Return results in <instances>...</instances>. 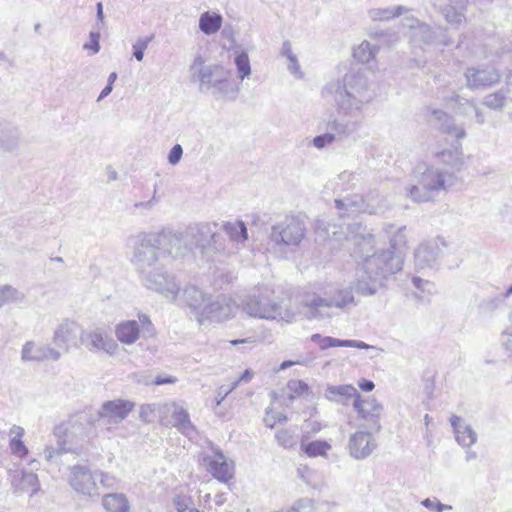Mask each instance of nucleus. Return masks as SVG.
Instances as JSON below:
<instances>
[{"label": "nucleus", "instance_id": "nucleus-43", "mask_svg": "<svg viewBox=\"0 0 512 512\" xmlns=\"http://www.w3.org/2000/svg\"><path fill=\"white\" fill-rule=\"evenodd\" d=\"M364 199L366 200V205L373 204V206H374L373 212H368V214H377L383 210V208H384L383 198L381 197L378 190H376V189L370 190L366 194Z\"/></svg>", "mask_w": 512, "mask_h": 512}, {"label": "nucleus", "instance_id": "nucleus-8", "mask_svg": "<svg viewBox=\"0 0 512 512\" xmlns=\"http://www.w3.org/2000/svg\"><path fill=\"white\" fill-rule=\"evenodd\" d=\"M306 227L297 216L287 215L271 228L270 240L279 248L296 247L305 237Z\"/></svg>", "mask_w": 512, "mask_h": 512}, {"label": "nucleus", "instance_id": "nucleus-32", "mask_svg": "<svg viewBox=\"0 0 512 512\" xmlns=\"http://www.w3.org/2000/svg\"><path fill=\"white\" fill-rule=\"evenodd\" d=\"M222 24V16L218 13L204 12L199 18V28L206 35L216 33Z\"/></svg>", "mask_w": 512, "mask_h": 512}, {"label": "nucleus", "instance_id": "nucleus-3", "mask_svg": "<svg viewBox=\"0 0 512 512\" xmlns=\"http://www.w3.org/2000/svg\"><path fill=\"white\" fill-rule=\"evenodd\" d=\"M321 96L333 99L340 116L358 119L364 107L374 100L376 93L366 72L352 69L342 79L326 83Z\"/></svg>", "mask_w": 512, "mask_h": 512}, {"label": "nucleus", "instance_id": "nucleus-42", "mask_svg": "<svg viewBox=\"0 0 512 512\" xmlns=\"http://www.w3.org/2000/svg\"><path fill=\"white\" fill-rule=\"evenodd\" d=\"M21 485L22 489L30 491L31 495L35 494L40 488L38 476L30 472L22 473Z\"/></svg>", "mask_w": 512, "mask_h": 512}, {"label": "nucleus", "instance_id": "nucleus-60", "mask_svg": "<svg viewBox=\"0 0 512 512\" xmlns=\"http://www.w3.org/2000/svg\"><path fill=\"white\" fill-rule=\"evenodd\" d=\"M208 65H204V59L202 58V56H197L191 67H190V70L192 72V75H191V81H197V72L200 68H203V67H207Z\"/></svg>", "mask_w": 512, "mask_h": 512}, {"label": "nucleus", "instance_id": "nucleus-41", "mask_svg": "<svg viewBox=\"0 0 512 512\" xmlns=\"http://www.w3.org/2000/svg\"><path fill=\"white\" fill-rule=\"evenodd\" d=\"M406 196L417 203L428 202L432 199V196L429 193H425L424 190H422L419 181L406 188Z\"/></svg>", "mask_w": 512, "mask_h": 512}, {"label": "nucleus", "instance_id": "nucleus-15", "mask_svg": "<svg viewBox=\"0 0 512 512\" xmlns=\"http://www.w3.org/2000/svg\"><path fill=\"white\" fill-rule=\"evenodd\" d=\"M80 342L93 353L103 352L112 356L118 349V344L114 339L99 329L81 333Z\"/></svg>", "mask_w": 512, "mask_h": 512}, {"label": "nucleus", "instance_id": "nucleus-57", "mask_svg": "<svg viewBox=\"0 0 512 512\" xmlns=\"http://www.w3.org/2000/svg\"><path fill=\"white\" fill-rule=\"evenodd\" d=\"M182 155H183V148L180 144H175L169 151L168 153V162L171 164V165H177L181 158H182Z\"/></svg>", "mask_w": 512, "mask_h": 512}, {"label": "nucleus", "instance_id": "nucleus-18", "mask_svg": "<svg viewBox=\"0 0 512 512\" xmlns=\"http://www.w3.org/2000/svg\"><path fill=\"white\" fill-rule=\"evenodd\" d=\"M81 333L83 331L76 322H66L55 331L54 344L64 353H67L71 347L78 346Z\"/></svg>", "mask_w": 512, "mask_h": 512}, {"label": "nucleus", "instance_id": "nucleus-62", "mask_svg": "<svg viewBox=\"0 0 512 512\" xmlns=\"http://www.w3.org/2000/svg\"><path fill=\"white\" fill-rule=\"evenodd\" d=\"M412 283L415 286V288H417L423 292L424 291H427L429 293L431 292L430 287L432 286V284L429 281H425L420 277L414 276L412 278Z\"/></svg>", "mask_w": 512, "mask_h": 512}, {"label": "nucleus", "instance_id": "nucleus-56", "mask_svg": "<svg viewBox=\"0 0 512 512\" xmlns=\"http://www.w3.org/2000/svg\"><path fill=\"white\" fill-rule=\"evenodd\" d=\"M371 37L381 41H386V42H394L397 40V34L393 31H389V30H376L374 32H372L371 34Z\"/></svg>", "mask_w": 512, "mask_h": 512}, {"label": "nucleus", "instance_id": "nucleus-61", "mask_svg": "<svg viewBox=\"0 0 512 512\" xmlns=\"http://www.w3.org/2000/svg\"><path fill=\"white\" fill-rule=\"evenodd\" d=\"M267 338H268V336L266 334L252 335V336H249V337H246L243 339L232 340L230 343L232 345H238V344H243V343H255L257 341L266 340Z\"/></svg>", "mask_w": 512, "mask_h": 512}, {"label": "nucleus", "instance_id": "nucleus-40", "mask_svg": "<svg viewBox=\"0 0 512 512\" xmlns=\"http://www.w3.org/2000/svg\"><path fill=\"white\" fill-rule=\"evenodd\" d=\"M296 476L309 487H316V473L307 465H299L296 469Z\"/></svg>", "mask_w": 512, "mask_h": 512}, {"label": "nucleus", "instance_id": "nucleus-58", "mask_svg": "<svg viewBox=\"0 0 512 512\" xmlns=\"http://www.w3.org/2000/svg\"><path fill=\"white\" fill-rule=\"evenodd\" d=\"M502 344L505 349L512 355V324L508 326L502 335Z\"/></svg>", "mask_w": 512, "mask_h": 512}, {"label": "nucleus", "instance_id": "nucleus-29", "mask_svg": "<svg viewBox=\"0 0 512 512\" xmlns=\"http://www.w3.org/2000/svg\"><path fill=\"white\" fill-rule=\"evenodd\" d=\"M359 122L357 119L351 121V120H339V119H332L328 121L327 123V132H331L339 137H347L350 134H352L356 129L358 128Z\"/></svg>", "mask_w": 512, "mask_h": 512}, {"label": "nucleus", "instance_id": "nucleus-48", "mask_svg": "<svg viewBox=\"0 0 512 512\" xmlns=\"http://www.w3.org/2000/svg\"><path fill=\"white\" fill-rule=\"evenodd\" d=\"M287 387L288 390L291 392V399H294L297 396H302L309 390L307 383H305L302 380H291L288 382Z\"/></svg>", "mask_w": 512, "mask_h": 512}, {"label": "nucleus", "instance_id": "nucleus-45", "mask_svg": "<svg viewBox=\"0 0 512 512\" xmlns=\"http://www.w3.org/2000/svg\"><path fill=\"white\" fill-rule=\"evenodd\" d=\"M154 35L146 36L143 38H139L134 44H133V56L136 58L137 61H142L144 58V52L147 49L150 42L153 40Z\"/></svg>", "mask_w": 512, "mask_h": 512}, {"label": "nucleus", "instance_id": "nucleus-52", "mask_svg": "<svg viewBox=\"0 0 512 512\" xmlns=\"http://www.w3.org/2000/svg\"><path fill=\"white\" fill-rule=\"evenodd\" d=\"M10 449L13 455L24 458L28 454V449L23 441L17 438H12L10 441Z\"/></svg>", "mask_w": 512, "mask_h": 512}, {"label": "nucleus", "instance_id": "nucleus-26", "mask_svg": "<svg viewBox=\"0 0 512 512\" xmlns=\"http://www.w3.org/2000/svg\"><path fill=\"white\" fill-rule=\"evenodd\" d=\"M102 506L108 512H128L130 504L125 494L109 493L103 496Z\"/></svg>", "mask_w": 512, "mask_h": 512}, {"label": "nucleus", "instance_id": "nucleus-36", "mask_svg": "<svg viewBox=\"0 0 512 512\" xmlns=\"http://www.w3.org/2000/svg\"><path fill=\"white\" fill-rule=\"evenodd\" d=\"M377 53V48L372 46L368 41H363L357 48L353 51V57L361 62V63H369L372 59H374Z\"/></svg>", "mask_w": 512, "mask_h": 512}, {"label": "nucleus", "instance_id": "nucleus-11", "mask_svg": "<svg viewBox=\"0 0 512 512\" xmlns=\"http://www.w3.org/2000/svg\"><path fill=\"white\" fill-rule=\"evenodd\" d=\"M211 454L202 456L201 464L206 471L221 483H228L234 476L235 464L215 446L211 447Z\"/></svg>", "mask_w": 512, "mask_h": 512}, {"label": "nucleus", "instance_id": "nucleus-9", "mask_svg": "<svg viewBox=\"0 0 512 512\" xmlns=\"http://www.w3.org/2000/svg\"><path fill=\"white\" fill-rule=\"evenodd\" d=\"M157 412L163 425L175 427L188 438H193L196 435V428L190 420L188 411L182 404L177 402L159 404Z\"/></svg>", "mask_w": 512, "mask_h": 512}, {"label": "nucleus", "instance_id": "nucleus-47", "mask_svg": "<svg viewBox=\"0 0 512 512\" xmlns=\"http://www.w3.org/2000/svg\"><path fill=\"white\" fill-rule=\"evenodd\" d=\"M97 480H99L100 484L106 489H115L119 484V480L115 476L101 470H96V481Z\"/></svg>", "mask_w": 512, "mask_h": 512}, {"label": "nucleus", "instance_id": "nucleus-49", "mask_svg": "<svg viewBox=\"0 0 512 512\" xmlns=\"http://www.w3.org/2000/svg\"><path fill=\"white\" fill-rule=\"evenodd\" d=\"M335 141V134L331 132H326L321 135H317L313 138L312 143L313 146L318 149H323L329 145H331Z\"/></svg>", "mask_w": 512, "mask_h": 512}, {"label": "nucleus", "instance_id": "nucleus-33", "mask_svg": "<svg viewBox=\"0 0 512 512\" xmlns=\"http://www.w3.org/2000/svg\"><path fill=\"white\" fill-rule=\"evenodd\" d=\"M407 11L408 9L405 6L399 5L388 8H373L368 11V15L373 21H387L398 17Z\"/></svg>", "mask_w": 512, "mask_h": 512}, {"label": "nucleus", "instance_id": "nucleus-34", "mask_svg": "<svg viewBox=\"0 0 512 512\" xmlns=\"http://www.w3.org/2000/svg\"><path fill=\"white\" fill-rule=\"evenodd\" d=\"M222 227L233 241L244 242L248 237L247 228L243 221L226 222Z\"/></svg>", "mask_w": 512, "mask_h": 512}, {"label": "nucleus", "instance_id": "nucleus-21", "mask_svg": "<svg viewBox=\"0 0 512 512\" xmlns=\"http://www.w3.org/2000/svg\"><path fill=\"white\" fill-rule=\"evenodd\" d=\"M450 423L455 434V440L463 448H470L477 441V433L463 418L452 415Z\"/></svg>", "mask_w": 512, "mask_h": 512}, {"label": "nucleus", "instance_id": "nucleus-10", "mask_svg": "<svg viewBox=\"0 0 512 512\" xmlns=\"http://www.w3.org/2000/svg\"><path fill=\"white\" fill-rule=\"evenodd\" d=\"M403 25L410 29V40L414 45L441 44L449 46L453 43L447 38L445 31L440 29L435 31L428 24L420 22L414 17L404 18Z\"/></svg>", "mask_w": 512, "mask_h": 512}, {"label": "nucleus", "instance_id": "nucleus-55", "mask_svg": "<svg viewBox=\"0 0 512 512\" xmlns=\"http://www.w3.org/2000/svg\"><path fill=\"white\" fill-rule=\"evenodd\" d=\"M238 387V382H233L231 384L230 387H226V386H220L217 391H216V396H215V403H216V406H219L223 401L224 399L233 391L235 390L236 388Z\"/></svg>", "mask_w": 512, "mask_h": 512}, {"label": "nucleus", "instance_id": "nucleus-30", "mask_svg": "<svg viewBox=\"0 0 512 512\" xmlns=\"http://www.w3.org/2000/svg\"><path fill=\"white\" fill-rule=\"evenodd\" d=\"M139 332L138 322H121L115 330L118 340L128 345L139 338Z\"/></svg>", "mask_w": 512, "mask_h": 512}, {"label": "nucleus", "instance_id": "nucleus-2", "mask_svg": "<svg viewBox=\"0 0 512 512\" xmlns=\"http://www.w3.org/2000/svg\"><path fill=\"white\" fill-rule=\"evenodd\" d=\"M182 298L186 305L201 320H225L227 318L242 317L244 315L264 320H277L273 314L276 305H267L255 296H247L237 303L232 297L220 295L212 300L195 285L184 288Z\"/></svg>", "mask_w": 512, "mask_h": 512}, {"label": "nucleus", "instance_id": "nucleus-16", "mask_svg": "<svg viewBox=\"0 0 512 512\" xmlns=\"http://www.w3.org/2000/svg\"><path fill=\"white\" fill-rule=\"evenodd\" d=\"M468 88L472 90L485 89L499 82V71L490 66L470 67L465 71Z\"/></svg>", "mask_w": 512, "mask_h": 512}, {"label": "nucleus", "instance_id": "nucleus-38", "mask_svg": "<svg viewBox=\"0 0 512 512\" xmlns=\"http://www.w3.org/2000/svg\"><path fill=\"white\" fill-rule=\"evenodd\" d=\"M432 119L435 122V126L443 131L450 133L452 129V118L446 112L440 109H433L431 111Z\"/></svg>", "mask_w": 512, "mask_h": 512}, {"label": "nucleus", "instance_id": "nucleus-13", "mask_svg": "<svg viewBox=\"0 0 512 512\" xmlns=\"http://www.w3.org/2000/svg\"><path fill=\"white\" fill-rule=\"evenodd\" d=\"M372 430L359 429L349 436L347 451L355 460L368 458L377 448V440Z\"/></svg>", "mask_w": 512, "mask_h": 512}, {"label": "nucleus", "instance_id": "nucleus-24", "mask_svg": "<svg viewBox=\"0 0 512 512\" xmlns=\"http://www.w3.org/2000/svg\"><path fill=\"white\" fill-rule=\"evenodd\" d=\"M359 392L352 385H329L325 391V398L332 402L348 405L351 399L359 397Z\"/></svg>", "mask_w": 512, "mask_h": 512}, {"label": "nucleus", "instance_id": "nucleus-1", "mask_svg": "<svg viewBox=\"0 0 512 512\" xmlns=\"http://www.w3.org/2000/svg\"><path fill=\"white\" fill-rule=\"evenodd\" d=\"M183 237L178 231L162 229L158 232H141L135 236L131 263L147 289L167 299L175 300L180 285L174 275L164 268L162 259L177 258L182 252Z\"/></svg>", "mask_w": 512, "mask_h": 512}, {"label": "nucleus", "instance_id": "nucleus-59", "mask_svg": "<svg viewBox=\"0 0 512 512\" xmlns=\"http://www.w3.org/2000/svg\"><path fill=\"white\" fill-rule=\"evenodd\" d=\"M289 64L288 70L290 73L294 74L297 78H302V73L300 71V64L295 55L289 56Z\"/></svg>", "mask_w": 512, "mask_h": 512}, {"label": "nucleus", "instance_id": "nucleus-14", "mask_svg": "<svg viewBox=\"0 0 512 512\" xmlns=\"http://www.w3.org/2000/svg\"><path fill=\"white\" fill-rule=\"evenodd\" d=\"M353 407L357 411L358 417L367 423V429L376 433L380 432V417L383 412V406L381 403L373 397L361 399V396L359 395L358 398L354 399Z\"/></svg>", "mask_w": 512, "mask_h": 512}, {"label": "nucleus", "instance_id": "nucleus-25", "mask_svg": "<svg viewBox=\"0 0 512 512\" xmlns=\"http://www.w3.org/2000/svg\"><path fill=\"white\" fill-rule=\"evenodd\" d=\"M354 244L355 248L353 250V254L356 257L362 258L363 263L361 268L357 272V279L354 285L358 282L359 274H361L363 266L366 262L367 258L372 257L374 254H379L378 252H374V237L371 234H368L367 236H361V237H355L354 238ZM355 289V286H353Z\"/></svg>", "mask_w": 512, "mask_h": 512}, {"label": "nucleus", "instance_id": "nucleus-39", "mask_svg": "<svg viewBox=\"0 0 512 512\" xmlns=\"http://www.w3.org/2000/svg\"><path fill=\"white\" fill-rule=\"evenodd\" d=\"M505 103L506 96L501 90L490 93L483 98V105L492 110L501 111L504 108Z\"/></svg>", "mask_w": 512, "mask_h": 512}, {"label": "nucleus", "instance_id": "nucleus-6", "mask_svg": "<svg viewBox=\"0 0 512 512\" xmlns=\"http://www.w3.org/2000/svg\"><path fill=\"white\" fill-rule=\"evenodd\" d=\"M216 227V223H198L187 227L185 232H179L183 237L181 255L197 248L209 260L212 252L224 250L222 237L215 231Z\"/></svg>", "mask_w": 512, "mask_h": 512}, {"label": "nucleus", "instance_id": "nucleus-28", "mask_svg": "<svg viewBox=\"0 0 512 512\" xmlns=\"http://www.w3.org/2000/svg\"><path fill=\"white\" fill-rule=\"evenodd\" d=\"M331 448V444L325 440L307 442L302 439L300 442L301 451L311 458L318 456L326 457Z\"/></svg>", "mask_w": 512, "mask_h": 512}, {"label": "nucleus", "instance_id": "nucleus-12", "mask_svg": "<svg viewBox=\"0 0 512 512\" xmlns=\"http://www.w3.org/2000/svg\"><path fill=\"white\" fill-rule=\"evenodd\" d=\"M68 483L77 494L82 496L93 498L100 495L96 481V470L91 471L86 466L75 465L71 467Z\"/></svg>", "mask_w": 512, "mask_h": 512}, {"label": "nucleus", "instance_id": "nucleus-27", "mask_svg": "<svg viewBox=\"0 0 512 512\" xmlns=\"http://www.w3.org/2000/svg\"><path fill=\"white\" fill-rule=\"evenodd\" d=\"M20 144V132L15 126H6L0 132V148L5 152L15 151Z\"/></svg>", "mask_w": 512, "mask_h": 512}, {"label": "nucleus", "instance_id": "nucleus-46", "mask_svg": "<svg viewBox=\"0 0 512 512\" xmlns=\"http://www.w3.org/2000/svg\"><path fill=\"white\" fill-rule=\"evenodd\" d=\"M443 15L446 21L452 25H459L465 19L464 12L454 8L444 6Z\"/></svg>", "mask_w": 512, "mask_h": 512}, {"label": "nucleus", "instance_id": "nucleus-5", "mask_svg": "<svg viewBox=\"0 0 512 512\" xmlns=\"http://www.w3.org/2000/svg\"><path fill=\"white\" fill-rule=\"evenodd\" d=\"M197 81L200 92L211 93L215 98L234 101L240 91L239 85L232 78L231 70L222 65L213 64L200 68Z\"/></svg>", "mask_w": 512, "mask_h": 512}, {"label": "nucleus", "instance_id": "nucleus-31", "mask_svg": "<svg viewBox=\"0 0 512 512\" xmlns=\"http://www.w3.org/2000/svg\"><path fill=\"white\" fill-rule=\"evenodd\" d=\"M331 347H353L358 349H373L372 345L366 344L360 340H341L333 337L326 336L321 340L319 348L325 350Z\"/></svg>", "mask_w": 512, "mask_h": 512}, {"label": "nucleus", "instance_id": "nucleus-19", "mask_svg": "<svg viewBox=\"0 0 512 512\" xmlns=\"http://www.w3.org/2000/svg\"><path fill=\"white\" fill-rule=\"evenodd\" d=\"M61 351L48 345L37 344L34 341H28L22 348L21 358L23 361H57L61 357Z\"/></svg>", "mask_w": 512, "mask_h": 512}, {"label": "nucleus", "instance_id": "nucleus-63", "mask_svg": "<svg viewBox=\"0 0 512 512\" xmlns=\"http://www.w3.org/2000/svg\"><path fill=\"white\" fill-rule=\"evenodd\" d=\"M467 107L475 113L476 122L478 124H484L485 122V116L484 113L475 105L472 101L466 102Z\"/></svg>", "mask_w": 512, "mask_h": 512}, {"label": "nucleus", "instance_id": "nucleus-20", "mask_svg": "<svg viewBox=\"0 0 512 512\" xmlns=\"http://www.w3.org/2000/svg\"><path fill=\"white\" fill-rule=\"evenodd\" d=\"M335 208L338 210L341 217L373 212L374 210L373 204L366 205L364 196L359 194H353L343 199H336Z\"/></svg>", "mask_w": 512, "mask_h": 512}, {"label": "nucleus", "instance_id": "nucleus-50", "mask_svg": "<svg viewBox=\"0 0 512 512\" xmlns=\"http://www.w3.org/2000/svg\"><path fill=\"white\" fill-rule=\"evenodd\" d=\"M442 162L451 166H458L462 163L461 153L458 150H445L441 153Z\"/></svg>", "mask_w": 512, "mask_h": 512}, {"label": "nucleus", "instance_id": "nucleus-53", "mask_svg": "<svg viewBox=\"0 0 512 512\" xmlns=\"http://www.w3.org/2000/svg\"><path fill=\"white\" fill-rule=\"evenodd\" d=\"M64 452H66V449L58 443L57 447L47 446L44 450V457L48 462H54Z\"/></svg>", "mask_w": 512, "mask_h": 512}, {"label": "nucleus", "instance_id": "nucleus-7", "mask_svg": "<svg viewBox=\"0 0 512 512\" xmlns=\"http://www.w3.org/2000/svg\"><path fill=\"white\" fill-rule=\"evenodd\" d=\"M302 313L309 319L338 316V312L354 305V298L349 291H340L332 298L317 294L305 295L301 301Z\"/></svg>", "mask_w": 512, "mask_h": 512}, {"label": "nucleus", "instance_id": "nucleus-51", "mask_svg": "<svg viewBox=\"0 0 512 512\" xmlns=\"http://www.w3.org/2000/svg\"><path fill=\"white\" fill-rule=\"evenodd\" d=\"M296 512H315V502L310 498H300L294 502Z\"/></svg>", "mask_w": 512, "mask_h": 512}, {"label": "nucleus", "instance_id": "nucleus-17", "mask_svg": "<svg viewBox=\"0 0 512 512\" xmlns=\"http://www.w3.org/2000/svg\"><path fill=\"white\" fill-rule=\"evenodd\" d=\"M134 404L128 400L116 399L103 403L99 417L106 424H118L132 411Z\"/></svg>", "mask_w": 512, "mask_h": 512}, {"label": "nucleus", "instance_id": "nucleus-64", "mask_svg": "<svg viewBox=\"0 0 512 512\" xmlns=\"http://www.w3.org/2000/svg\"><path fill=\"white\" fill-rule=\"evenodd\" d=\"M131 378L139 384L152 385L153 378L148 374L134 373L131 375Z\"/></svg>", "mask_w": 512, "mask_h": 512}, {"label": "nucleus", "instance_id": "nucleus-22", "mask_svg": "<svg viewBox=\"0 0 512 512\" xmlns=\"http://www.w3.org/2000/svg\"><path fill=\"white\" fill-rule=\"evenodd\" d=\"M446 173L438 169L427 168L420 176V187L425 193H429L433 197V192L446 189Z\"/></svg>", "mask_w": 512, "mask_h": 512}, {"label": "nucleus", "instance_id": "nucleus-4", "mask_svg": "<svg viewBox=\"0 0 512 512\" xmlns=\"http://www.w3.org/2000/svg\"><path fill=\"white\" fill-rule=\"evenodd\" d=\"M406 228H399L390 239V247L367 258L355 291L361 295H373L381 287L384 280L402 269L403 258L406 250Z\"/></svg>", "mask_w": 512, "mask_h": 512}, {"label": "nucleus", "instance_id": "nucleus-37", "mask_svg": "<svg viewBox=\"0 0 512 512\" xmlns=\"http://www.w3.org/2000/svg\"><path fill=\"white\" fill-rule=\"evenodd\" d=\"M234 64L237 68L238 77L241 81L251 74L250 60L246 51L242 50L236 54Z\"/></svg>", "mask_w": 512, "mask_h": 512}, {"label": "nucleus", "instance_id": "nucleus-35", "mask_svg": "<svg viewBox=\"0 0 512 512\" xmlns=\"http://www.w3.org/2000/svg\"><path fill=\"white\" fill-rule=\"evenodd\" d=\"M23 299L24 294L11 285L0 287V308L10 303L21 302Z\"/></svg>", "mask_w": 512, "mask_h": 512}, {"label": "nucleus", "instance_id": "nucleus-23", "mask_svg": "<svg viewBox=\"0 0 512 512\" xmlns=\"http://www.w3.org/2000/svg\"><path fill=\"white\" fill-rule=\"evenodd\" d=\"M439 255L437 243L421 244L414 253L415 265L419 269L433 268L437 264Z\"/></svg>", "mask_w": 512, "mask_h": 512}, {"label": "nucleus", "instance_id": "nucleus-44", "mask_svg": "<svg viewBox=\"0 0 512 512\" xmlns=\"http://www.w3.org/2000/svg\"><path fill=\"white\" fill-rule=\"evenodd\" d=\"M275 438L277 443L285 449H291L296 445V438L289 430L278 431Z\"/></svg>", "mask_w": 512, "mask_h": 512}, {"label": "nucleus", "instance_id": "nucleus-54", "mask_svg": "<svg viewBox=\"0 0 512 512\" xmlns=\"http://www.w3.org/2000/svg\"><path fill=\"white\" fill-rule=\"evenodd\" d=\"M100 32L99 31H91L89 34L90 41L83 45V49L91 50L92 54H96L100 50Z\"/></svg>", "mask_w": 512, "mask_h": 512}]
</instances>
